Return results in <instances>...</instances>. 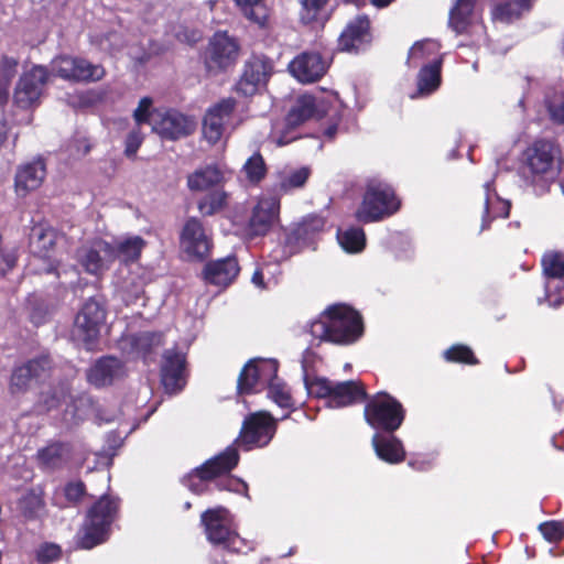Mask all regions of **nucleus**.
<instances>
[{"label":"nucleus","instance_id":"nucleus-33","mask_svg":"<svg viewBox=\"0 0 564 564\" xmlns=\"http://www.w3.org/2000/svg\"><path fill=\"white\" fill-rule=\"evenodd\" d=\"M372 447L376 455L389 464H399L405 458V451L402 442L392 435V433H375L372 436Z\"/></svg>","mask_w":564,"mask_h":564},{"label":"nucleus","instance_id":"nucleus-63","mask_svg":"<svg viewBox=\"0 0 564 564\" xmlns=\"http://www.w3.org/2000/svg\"><path fill=\"white\" fill-rule=\"evenodd\" d=\"M65 497L70 502H76L84 495L82 482H70L64 488Z\"/></svg>","mask_w":564,"mask_h":564},{"label":"nucleus","instance_id":"nucleus-34","mask_svg":"<svg viewBox=\"0 0 564 564\" xmlns=\"http://www.w3.org/2000/svg\"><path fill=\"white\" fill-rule=\"evenodd\" d=\"M443 63L441 45L435 40H422L415 42L408 54L406 65L410 68L422 67L424 64Z\"/></svg>","mask_w":564,"mask_h":564},{"label":"nucleus","instance_id":"nucleus-59","mask_svg":"<svg viewBox=\"0 0 564 564\" xmlns=\"http://www.w3.org/2000/svg\"><path fill=\"white\" fill-rule=\"evenodd\" d=\"M90 148L91 144L85 137H76L69 142L67 151L70 158L80 159L90 151Z\"/></svg>","mask_w":564,"mask_h":564},{"label":"nucleus","instance_id":"nucleus-31","mask_svg":"<svg viewBox=\"0 0 564 564\" xmlns=\"http://www.w3.org/2000/svg\"><path fill=\"white\" fill-rule=\"evenodd\" d=\"M50 366V359L47 357H41L15 368L10 382L11 392L18 393L24 391L29 387V383L46 372Z\"/></svg>","mask_w":564,"mask_h":564},{"label":"nucleus","instance_id":"nucleus-28","mask_svg":"<svg viewBox=\"0 0 564 564\" xmlns=\"http://www.w3.org/2000/svg\"><path fill=\"white\" fill-rule=\"evenodd\" d=\"M239 271L237 259L227 257L208 262L204 269V279L209 284L227 288L237 278Z\"/></svg>","mask_w":564,"mask_h":564},{"label":"nucleus","instance_id":"nucleus-53","mask_svg":"<svg viewBox=\"0 0 564 564\" xmlns=\"http://www.w3.org/2000/svg\"><path fill=\"white\" fill-rule=\"evenodd\" d=\"M91 408L88 398H79L70 406L66 409L65 421L77 423L87 415V411Z\"/></svg>","mask_w":564,"mask_h":564},{"label":"nucleus","instance_id":"nucleus-62","mask_svg":"<svg viewBox=\"0 0 564 564\" xmlns=\"http://www.w3.org/2000/svg\"><path fill=\"white\" fill-rule=\"evenodd\" d=\"M143 141V135L139 130H132L126 139V154L128 156L135 155L138 149Z\"/></svg>","mask_w":564,"mask_h":564},{"label":"nucleus","instance_id":"nucleus-15","mask_svg":"<svg viewBox=\"0 0 564 564\" xmlns=\"http://www.w3.org/2000/svg\"><path fill=\"white\" fill-rule=\"evenodd\" d=\"M153 132L164 139L177 140L191 134L195 129V122L187 116L176 110H155L151 117Z\"/></svg>","mask_w":564,"mask_h":564},{"label":"nucleus","instance_id":"nucleus-27","mask_svg":"<svg viewBox=\"0 0 564 564\" xmlns=\"http://www.w3.org/2000/svg\"><path fill=\"white\" fill-rule=\"evenodd\" d=\"M46 176L45 164L41 159L21 165L14 180L15 193L20 197H24L33 191H36Z\"/></svg>","mask_w":564,"mask_h":564},{"label":"nucleus","instance_id":"nucleus-14","mask_svg":"<svg viewBox=\"0 0 564 564\" xmlns=\"http://www.w3.org/2000/svg\"><path fill=\"white\" fill-rule=\"evenodd\" d=\"M57 241L56 231L45 223L33 226L30 234V247L34 261H43V269L40 272L51 273L57 270V260L54 257Z\"/></svg>","mask_w":564,"mask_h":564},{"label":"nucleus","instance_id":"nucleus-35","mask_svg":"<svg viewBox=\"0 0 564 564\" xmlns=\"http://www.w3.org/2000/svg\"><path fill=\"white\" fill-rule=\"evenodd\" d=\"M226 171L218 164L196 169L187 176V187L192 192H205L225 181Z\"/></svg>","mask_w":564,"mask_h":564},{"label":"nucleus","instance_id":"nucleus-43","mask_svg":"<svg viewBox=\"0 0 564 564\" xmlns=\"http://www.w3.org/2000/svg\"><path fill=\"white\" fill-rule=\"evenodd\" d=\"M240 173L249 185H258L267 175V165L263 156L259 152H254L247 159Z\"/></svg>","mask_w":564,"mask_h":564},{"label":"nucleus","instance_id":"nucleus-5","mask_svg":"<svg viewBox=\"0 0 564 564\" xmlns=\"http://www.w3.org/2000/svg\"><path fill=\"white\" fill-rule=\"evenodd\" d=\"M117 508V502L109 497H101L91 507L78 532L77 543L82 549H93L107 540Z\"/></svg>","mask_w":564,"mask_h":564},{"label":"nucleus","instance_id":"nucleus-46","mask_svg":"<svg viewBox=\"0 0 564 564\" xmlns=\"http://www.w3.org/2000/svg\"><path fill=\"white\" fill-rule=\"evenodd\" d=\"M18 59L9 56L0 57V105L8 101L9 87L18 70Z\"/></svg>","mask_w":564,"mask_h":564},{"label":"nucleus","instance_id":"nucleus-1","mask_svg":"<svg viewBox=\"0 0 564 564\" xmlns=\"http://www.w3.org/2000/svg\"><path fill=\"white\" fill-rule=\"evenodd\" d=\"M239 460L237 448L231 445L224 452L208 459L199 468L188 474L183 482L194 494L200 495L215 484L220 490L247 495L248 486L241 479L229 477L228 474Z\"/></svg>","mask_w":564,"mask_h":564},{"label":"nucleus","instance_id":"nucleus-18","mask_svg":"<svg viewBox=\"0 0 564 564\" xmlns=\"http://www.w3.org/2000/svg\"><path fill=\"white\" fill-rule=\"evenodd\" d=\"M545 274V296L550 306L556 307L564 302V253L549 252L542 259Z\"/></svg>","mask_w":564,"mask_h":564},{"label":"nucleus","instance_id":"nucleus-4","mask_svg":"<svg viewBox=\"0 0 564 564\" xmlns=\"http://www.w3.org/2000/svg\"><path fill=\"white\" fill-rule=\"evenodd\" d=\"M400 208L393 188L384 181L371 178L367 182L362 202L356 210L361 223H373L392 216Z\"/></svg>","mask_w":564,"mask_h":564},{"label":"nucleus","instance_id":"nucleus-29","mask_svg":"<svg viewBox=\"0 0 564 564\" xmlns=\"http://www.w3.org/2000/svg\"><path fill=\"white\" fill-rule=\"evenodd\" d=\"M509 212L510 203L502 199L497 194L492 182H486L484 184V205L480 231L489 229L490 223L494 219L508 217Z\"/></svg>","mask_w":564,"mask_h":564},{"label":"nucleus","instance_id":"nucleus-3","mask_svg":"<svg viewBox=\"0 0 564 564\" xmlns=\"http://www.w3.org/2000/svg\"><path fill=\"white\" fill-rule=\"evenodd\" d=\"M561 163V150L551 140H535L523 152L524 173L532 184L553 181L560 172Z\"/></svg>","mask_w":564,"mask_h":564},{"label":"nucleus","instance_id":"nucleus-32","mask_svg":"<svg viewBox=\"0 0 564 564\" xmlns=\"http://www.w3.org/2000/svg\"><path fill=\"white\" fill-rule=\"evenodd\" d=\"M300 22L311 28H322L330 19V0H300Z\"/></svg>","mask_w":564,"mask_h":564},{"label":"nucleus","instance_id":"nucleus-55","mask_svg":"<svg viewBox=\"0 0 564 564\" xmlns=\"http://www.w3.org/2000/svg\"><path fill=\"white\" fill-rule=\"evenodd\" d=\"M62 550L55 543H43L36 550V560L41 564H50L59 560Z\"/></svg>","mask_w":564,"mask_h":564},{"label":"nucleus","instance_id":"nucleus-25","mask_svg":"<svg viewBox=\"0 0 564 564\" xmlns=\"http://www.w3.org/2000/svg\"><path fill=\"white\" fill-rule=\"evenodd\" d=\"M185 356L183 352L167 350L164 355L161 377L169 393H176L185 386Z\"/></svg>","mask_w":564,"mask_h":564},{"label":"nucleus","instance_id":"nucleus-50","mask_svg":"<svg viewBox=\"0 0 564 564\" xmlns=\"http://www.w3.org/2000/svg\"><path fill=\"white\" fill-rule=\"evenodd\" d=\"M305 389L307 393L316 398H326L327 401L330 399L334 382L326 378L315 377L314 375H305L303 377Z\"/></svg>","mask_w":564,"mask_h":564},{"label":"nucleus","instance_id":"nucleus-23","mask_svg":"<svg viewBox=\"0 0 564 564\" xmlns=\"http://www.w3.org/2000/svg\"><path fill=\"white\" fill-rule=\"evenodd\" d=\"M474 3L475 0H458L452 9L449 25L457 34L484 35V25L480 23L479 14L474 9Z\"/></svg>","mask_w":564,"mask_h":564},{"label":"nucleus","instance_id":"nucleus-61","mask_svg":"<svg viewBox=\"0 0 564 564\" xmlns=\"http://www.w3.org/2000/svg\"><path fill=\"white\" fill-rule=\"evenodd\" d=\"M436 456L434 454L420 455L409 460V466L419 471L429 470L435 463Z\"/></svg>","mask_w":564,"mask_h":564},{"label":"nucleus","instance_id":"nucleus-11","mask_svg":"<svg viewBox=\"0 0 564 564\" xmlns=\"http://www.w3.org/2000/svg\"><path fill=\"white\" fill-rule=\"evenodd\" d=\"M51 74L70 82H95L105 75L99 64H93L82 57L63 55L51 62Z\"/></svg>","mask_w":564,"mask_h":564},{"label":"nucleus","instance_id":"nucleus-36","mask_svg":"<svg viewBox=\"0 0 564 564\" xmlns=\"http://www.w3.org/2000/svg\"><path fill=\"white\" fill-rule=\"evenodd\" d=\"M442 65L424 64L416 75V90L410 95L412 99L429 97L434 94L442 84Z\"/></svg>","mask_w":564,"mask_h":564},{"label":"nucleus","instance_id":"nucleus-22","mask_svg":"<svg viewBox=\"0 0 564 564\" xmlns=\"http://www.w3.org/2000/svg\"><path fill=\"white\" fill-rule=\"evenodd\" d=\"M272 70L271 63L262 57H252L245 65V70L236 85V90L242 96L254 95L262 87Z\"/></svg>","mask_w":564,"mask_h":564},{"label":"nucleus","instance_id":"nucleus-16","mask_svg":"<svg viewBox=\"0 0 564 564\" xmlns=\"http://www.w3.org/2000/svg\"><path fill=\"white\" fill-rule=\"evenodd\" d=\"M180 247L182 252L192 260H202L209 254L212 238L200 220L195 217L186 220L181 231Z\"/></svg>","mask_w":564,"mask_h":564},{"label":"nucleus","instance_id":"nucleus-57","mask_svg":"<svg viewBox=\"0 0 564 564\" xmlns=\"http://www.w3.org/2000/svg\"><path fill=\"white\" fill-rule=\"evenodd\" d=\"M540 532L545 540L556 542L564 536V523L558 521H549L541 523L539 527Z\"/></svg>","mask_w":564,"mask_h":564},{"label":"nucleus","instance_id":"nucleus-41","mask_svg":"<svg viewBox=\"0 0 564 564\" xmlns=\"http://www.w3.org/2000/svg\"><path fill=\"white\" fill-rule=\"evenodd\" d=\"M324 227V220L319 217H311L300 224L288 236V243L292 240L299 241V247L292 249L290 253L295 252L297 249L307 246L312 241V236L318 232Z\"/></svg>","mask_w":564,"mask_h":564},{"label":"nucleus","instance_id":"nucleus-49","mask_svg":"<svg viewBox=\"0 0 564 564\" xmlns=\"http://www.w3.org/2000/svg\"><path fill=\"white\" fill-rule=\"evenodd\" d=\"M68 455V447L64 444H51L37 453L40 463L45 467L57 466Z\"/></svg>","mask_w":564,"mask_h":564},{"label":"nucleus","instance_id":"nucleus-12","mask_svg":"<svg viewBox=\"0 0 564 564\" xmlns=\"http://www.w3.org/2000/svg\"><path fill=\"white\" fill-rule=\"evenodd\" d=\"M234 98H225L215 104L205 113L203 120V137L212 145L218 143L228 129H234Z\"/></svg>","mask_w":564,"mask_h":564},{"label":"nucleus","instance_id":"nucleus-44","mask_svg":"<svg viewBox=\"0 0 564 564\" xmlns=\"http://www.w3.org/2000/svg\"><path fill=\"white\" fill-rule=\"evenodd\" d=\"M337 239L341 248L349 253L360 252L366 246L365 231L359 227L338 230Z\"/></svg>","mask_w":564,"mask_h":564},{"label":"nucleus","instance_id":"nucleus-40","mask_svg":"<svg viewBox=\"0 0 564 564\" xmlns=\"http://www.w3.org/2000/svg\"><path fill=\"white\" fill-rule=\"evenodd\" d=\"M534 0H509L495 7L492 17L505 23L519 19L523 13L529 12Z\"/></svg>","mask_w":564,"mask_h":564},{"label":"nucleus","instance_id":"nucleus-56","mask_svg":"<svg viewBox=\"0 0 564 564\" xmlns=\"http://www.w3.org/2000/svg\"><path fill=\"white\" fill-rule=\"evenodd\" d=\"M317 340L311 343L310 347H307L302 356V370L303 377L305 375H314L316 365L321 361L319 356L314 351L313 347L319 345Z\"/></svg>","mask_w":564,"mask_h":564},{"label":"nucleus","instance_id":"nucleus-19","mask_svg":"<svg viewBox=\"0 0 564 564\" xmlns=\"http://www.w3.org/2000/svg\"><path fill=\"white\" fill-rule=\"evenodd\" d=\"M77 260L87 273L101 274L115 261L111 243L97 239L84 245L77 251Z\"/></svg>","mask_w":564,"mask_h":564},{"label":"nucleus","instance_id":"nucleus-24","mask_svg":"<svg viewBox=\"0 0 564 564\" xmlns=\"http://www.w3.org/2000/svg\"><path fill=\"white\" fill-rule=\"evenodd\" d=\"M126 373V367L120 359L107 356L98 359L87 370V380L90 384L102 388L122 379Z\"/></svg>","mask_w":564,"mask_h":564},{"label":"nucleus","instance_id":"nucleus-58","mask_svg":"<svg viewBox=\"0 0 564 564\" xmlns=\"http://www.w3.org/2000/svg\"><path fill=\"white\" fill-rule=\"evenodd\" d=\"M152 108V99L149 97H144L139 101L138 107L133 111V118L138 124L141 123H150L151 117L154 111H151Z\"/></svg>","mask_w":564,"mask_h":564},{"label":"nucleus","instance_id":"nucleus-60","mask_svg":"<svg viewBox=\"0 0 564 564\" xmlns=\"http://www.w3.org/2000/svg\"><path fill=\"white\" fill-rule=\"evenodd\" d=\"M101 51L113 52L118 48L120 36L116 32H111L101 36L96 35L93 40Z\"/></svg>","mask_w":564,"mask_h":564},{"label":"nucleus","instance_id":"nucleus-52","mask_svg":"<svg viewBox=\"0 0 564 564\" xmlns=\"http://www.w3.org/2000/svg\"><path fill=\"white\" fill-rule=\"evenodd\" d=\"M443 355L447 361L465 362L470 365L477 364L470 348L464 345H454L446 349Z\"/></svg>","mask_w":564,"mask_h":564},{"label":"nucleus","instance_id":"nucleus-42","mask_svg":"<svg viewBox=\"0 0 564 564\" xmlns=\"http://www.w3.org/2000/svg\"><path fill=\"white\" fill-rule=\"evenodd\" d=\"M299 126L300 124L295 122H290L288 116L282 120L274 121L269 134V140L279 147L286 145L300 138V133L297 132Z\"/></svg>","mask_w":564,"mask_h":564},{"label":"nucleus","instance_id":"nucleus-37","mask_svg":"<svg viewBox=\"0 0 564 564\" xmlns=\"http://www.w3.org/2000/svg\"><path fill=\"white\" fill-rule=\"evenodd\" d=\"M366 392L356 381L334 382L327 405L333 409L350 405L364 400Z\"/></svg>","mask_w":564,"mask_h":564},{"label":"nucleus","instance_id":"nucleus-45","mask_svg":"<svg viewBox=\"0 0 564 564\" xmlns=\"http://www.w3.org/2000/svg\"><path fill=\"white\" fill-rule=\"evenodd\" d=\"M246 18L250 21L264 26L268 22L270 10L263 0H236Z\"/></svg>","mask_w":564,"mask_h":564},{"label":"nucleus","instance_id":"nucleus-51","mask_svg":"<svg viewBox=\"0 0 564 564\" xmlns=\"http://www.w3.org/2000/svg\"><path fill=\"white\" fill-rule=\"evenodd\" d=\"M18 263V249L3 243L0 235V275L6 276Z\"/></svg>","mask_w":564,"mask_h":564},{"label":"nucleus","instance_id":"nucleus-2","mask_svg":"<svg viewBox=\"0 0 564 564\" xmlns=\"http://www.w3.org/2000/svg\"><path fill=\"white\" fill-rule=\"evenodd\" d=\"M308 332L318 343L349 345L361 337L364 326L358 312L347 305H334L310 323Z\"/></svg>","mask_w":564,"mask_h":564},{"label":"nucleus","instance_id":"nucleus-54","mask_svg":"<svg viewBox=\"0 0 564 564\" xmlns=\"http://www.w3.org/2000/svg\"><path fill=\"white\" fill-rule=\"evenodd\" d=\"M546 107L551 120L555 124L564 127V95H554L547 98Z\"/></svg>","mask_w":564,"mask_h":564},{"label":"nucleus","instance_id":"nucleus-38","mask_svg":"<svg viewBox=\"0 0 564 564\" xmlns=\"http://www.w3.org/2000/svg\"><path fill=\"white\" fill-rule=\"evenodd\" d=\"M310 175L311 170L306 166L281 170L276 173L273 191L275 194L282 195L302 188Z\"/></svg>","mask_w":564,"mask_h":564},{"label":"nucleus","instance_id":"nucleus-21","mask_svg":"<svg viewBox=\"0 0 564 564\" xmlns=\"http://www.w3.org/2000/svg\"><path fill=\"white\" fill-rule=\"evenodd\" d=\"M329 67L328 58L318 52H303L289 64V70L301 83H314L322 78Z\"/></svg>","mask_w":564,"mask_h":564},{"label":"nucleus","instance_id":"nucleus-26","mask_svg":"<svg viewBox=\"0 0 564 564\" xmlns=\"http://www.w3.org/2000/svg\"><path fill=\"white\" fill-rule=\"evenodd\" d=\"M369 28L370 22L365 15L350 21L338 39V47L344 52H359L371 40Z\"/></svg>","mask_w":564,"mask_h":564},{"label":"nucleus","instance_id":"nucleus-39","mask_svg":"<svg viewBox=\"0 0 564 564\" xmlns=\"http://www.w3.org/2000/svg\"><path fill=\"white\" fill-rule=\"evenodd\" d=\"M144 245L145 242L141 237L131 236L115 240L111 243V251L115 260L118 259L121 262L128 263L139 259Z\"/></svg>","mask_w":564,"mask_h":564},{"label":"nucleus","instance_id":"nucleus-48","mask_svg":"<svg viewBox=\"0 0 564 564\" xmlns=\"http://www.w3.org/2000/svg\"><path fill=\"white\" fill-rule=\"evenodd\" d=\"M269 398L282 409L291 410L294 408V402L289 388L275 375V379L267 384Z\"/></svg>","mask_w":564,"mask_h":564},{"label":"nucleus","instance_id":"nucleus-6","mask_svg":"<svg viewBox=\"0 0 564 564\" xmlns=\"http://www.w3.org/2000/svg\"><path fill=\"white\" fill-rule=\"evenodd\" d=\"M207 540L214 544L232 552H242L245 542L236 532L230 512L217 507L206 510L202 517Z\"/></svg>","mask_w":564,"mask_h":564},{"label":"nucleus","instance_id":"nucleus-30","mask_svg":"<svg viewBox=\"0 0 564 564\" xmlns=\"http://www.w3.org/2000/svg\"><path fill=\"white\" fill-rule=\"evenodd\" d=\"M327 112V101L323 96L302 95L288 113L290 122L302 124L311 118H318Z\"/></svg>","mask_w":564,"mask_h":564},{"label":"nucleus","instance_id":"nucleus-9","mask_svg":"<svg viewBox=\"0 0 564 564\" xmlns=\"http://www.w3.org/2000/svg\"><path fill=\"white\" fill-rule=\"evenodd\" d=\"M239 55V46L235 39L226 32H217L209 40L204 53V64L208 73L217 74L232 66Z\"/></svg>","mask_w":564,"mask_h":564},{"label":"nucleus","instance_id":"nucleus-8","mask_svg":"<svg viewBox=\"0 0 564 564\" xmlns=\"http://www.w3.org/2000/svg\"><path fill=\"white\" fill-rule=\"evenodd\" d=\"M275 431L276 421L268 412L259 411L245 419L236 444L246 451L264 447L271 442Z\"/></svg>","mask_w":564,"mask_h":564},{"label":"nucleus","instance_id":"nucleus-13","mask_svg":"<svg viewBox=\"0 0 564 564\" xmlns=\"http://www.w3.org/2000/svg\"><path fill=\"white\" fill-rule=\"evenodd\" d=\"M278 362L274 359L250 360L241 370L238 379V392L249 394L264 389L269 381L275 379Z\"/></svg>","mask_w":564,"mask_h":564},{"label":"nucleus","instance_id":"nucleus-64","mask_svg":"<svg viewBox=\"0 0 564 564\" xmlns=\"http://www.w3.org/2000/svg\"><path fill=\"white\" fill-rule=\"evenodd\" d=\"M137 343L141 347L160 345L161 344V335L152 334V333H143L139 335Z\"/></svg>","mask_w":564,"mask_h":564},{"label":"nucleus","instance_id":"nucleus-10","mask_svg":"<svg viewBox=\"0 0 564 564\" xmlns=\"http://www.w3.org/2000/svg\"><path fill=\"white\" fill-rule=\"evenodd\" d=\"M106 311L100 302L89 299L75 317L74 336L88 349L97 340L105 325Z\"/></svg>","mask_w":564,"mask_h":564},{"label":"nucleus","instance_id":"nucleus-7","mask_svg":"<svg viewBox=\"0 0 564 564\" xmlns=\"http://www.w3.org/2000/svg\"><path fill=\"white\" fill-rule=\"evenodd\" d=\"M365 419L371 427L392 433L401 426L404 412L401 403L387 393H378L366 404Z\"/></svg>","mask_w":564,"mask_h":564},{"label":"nucleus","instance_id":"nucleus-20","mask_svg":"<svg viewBox=\"0 0 564 564\" xmlns=\"http://www.w3.org/2000/svg\"><path fill=\"white\" fill-rule=\"evenodd\" d=\"M48 79V72L43 66H34L24 73L14 90V102L21 108H29L39 101L43 86Z\"/></svg>","mask_w":564,"mask_h":564},{"label":"nucleus","instance_id":"nucleus-47","mask_svg":"<svg viewBox=\"0 0 564 564\" xmlns=\"http://www.w3.org/2000/svg\"><path fill=\"white\" fill-rule=\"evenodd\" d=\"M228 194L223 189H215L202 197L197 203L199 213L204 216H212L226 207Z\"/></svg>","mask_w":564,"mask_h":564},{"label":"nucleus","instance_id":"nucleus-17","mask_svg":"<svg viewBox=\"0 0 564 564\" xmlns=\"http://www.w3.org/2000/svg\"><path fill=\"white\" fill-rule=\"evenodd\" d=\"M280 215V199L276 196H261L252 208L247 225L250 237L267 235L278 224Z\"/></svg>","mask_w":564,"mask_h":564}]
</instances>
